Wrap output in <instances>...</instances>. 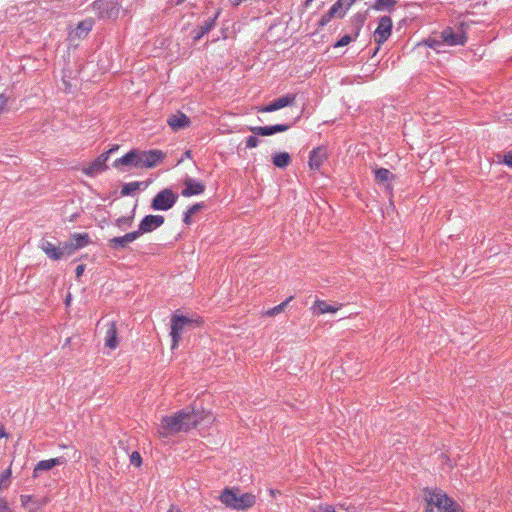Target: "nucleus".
I'll return each instance as SVG.
<instances>
[{"label":"nucleus","mask_w":512,"mask_h":512,"mask_svg":"<svg viewBox=\"0 0 512 512\" xmlns=\"http://www.w3.org/2000/svg\"><path fill=\"white\" fill-rule=\"evenodd\" d=\"M212 420L213 416L209 412L187 408L173 416L163 417L158 427V434L166 438L179 432H187L201 425L202 422L210 423Z\"/></svg>","instance_id":"obj_1"},{"label":"nucleus","mask_w":512,"mask_h":512,"mask_svg":"<svg viewBox=\"0 0 512 512\" xmlns=\"http://www.w3.org/2000/svg\"><path fill=\"white\" fill-rule=\"evenodd\" d=\"M164 159V153L160 150L142 151L133 149L123 157L114 161V166L120 168H152Z\"/></svg>","instance_id":"obj_2"},{"label":"nucleus","mask_w":512,"mask_h":512,"mask_svg":"<svg viewBox=\"0 0 512 512\" xmlns=\"http://www.w3.org/2000/svg\"><path fill=\"white\" fill-rule=\"evenodd\" d=\"M220 501L228 508L246 510L252 507L256 498L251 493H241L239 489L226 488L219 497Z\"/></svg>","instance_id":"obj_3"},{"label":"nucleus","mask_w":512,"mask_h":512,"mask_svg":"<svg viewBox=\"0 0 512 512\" xmlns=\"http://www.w3.org/2000/svg\"><path fill=\"white\" fill-rule=\"evenodd\" d=\"M425 500L435 505L440 512H462L459 505L441 490H425Z\"/></svg>","instance_id":"obj_4"},{"label":"nucleus","mask_w":512,"mask_h":512,"mask_svg":"<svg viewBox=\"0 0 512 512\" xmlns=\"http://www.w3.org/2000/svg\"><path fill=\"white\" fill-rule=\"evenodd\" d=\"M178 195L166 188L158 192L152 200L151 208L156 211H167L174 206Z\"/></svg>","instance_id":"obj_5"},{"label":"nucleus","mask_w":512,"mask_h":512,"mask_svg":"<svg viewBox=\"0 0 512 512\" xmlns=\"http://www.w3.org/2000/svg\"><path fill=\"white\" fill-rule=\"evenodd\" d=\"M196 323L193 319L187 318L181 315H173L171 319V332L172 345L171 348L175 349L182 337V332L186 326H190Z\"/></svg>","instance_id":"obj_6"},{"label":"nucleus","mask_w":512,"mask_h":512,"mask_svg":"<svg viewBox=\"0 0 512 512\" xmlns=\"http://www.w3.org/2000/svg\"><path fill=\"white\" fill-rule=\"evenodd\" d=\"M117 148H118V146L108 150L106 153L101 154L98 158H96L88 166L84 167L83 172L86 175L93 177V176L103 172L104 170H106V168H107L106 162L109 158V155L111 153H113Z\"/></svg>","instance_id":"obj_7"},{"label":"nucleus","mask_w":512,"mask_h":512,"mask_svg":"<svg viewBox=\"0 0 512 512\" xmlns=\"http://www.w3.org/2000/svg\"><path fill=\"white\" fill-rule=\"evenodd\" d=\"M165 219L162 215H147L139 224L138 230L134 231L137 233L139 238L142 234L152 232L164 223Z\"/></svg>","instance_id":"obj_8"},{"label":"nucleus","mask_w":512,"mask_h":512,"mask_svg":"<svg viewBox=\"0 0 512 512\" xmlns=\"http://www.w3.org/2000/svg\"><path fill=\"white\" fill-rule=\"evenodd\" d=\"M296 99V94H286L280 98H277L271 101L269 104L261 107H257V112H273L279 109H282L287 106H291L294 104Z\"/></svg>","instance_id":"obj_9"},{"label":"nucleus","mask_w":512,"mask_h":512,"mask_svg":"<svg viewBox=\"0 0 512 512\" xmlns=\"http://www.w3.org/2000/svg\"><path fill=\"white\" fill-rule=\"evenodd\" d=\"M94 10L101 18H113L118 14L115 0H97L94 2Z\"/></svg>","instance_id":"obj_10"},{"label":"nucleus","mask_w":512,"mask_h":512,"mask_svg":"<svg viewBox=\"0 0 512 512\" xmlns=\"http://www.w3.org/2000/svg\"><path fill=\"white\" fill-rule=\"evenodd\" d=\"M442 41L449 46L464 45L467 37L462 29L454 31L451 27L445 28L440 35Z\"/></svg>","instance_id":"obj_11"},{"label":"nucleus","mask_w":512,"mask_h":512,"mask_svg":"<svg viewBox=\"0 0 512 512\" xmlns=\"http://www.w3.org/2000/svg\"><path fill=\"white\" fill-rule=\"evenodd\" d=\"M392 20L389 16H383L379 20L377 29L374 32L375 41L378 44L384 43L391 35Z\"/></svg>","instance_id":"obj_12"},{"label":"nucleus","mask_w":512,"mask_h":512,"mask_svg":"<svg viewBox=\"0 0 512 512\" xmlns=\"http://www.w3.org/2000/svg\"><path fill=\"white\" fill-rule=\"evenodd\" d=\"M289 128H290V125H287V124H276V125H272V126H263V127L262 126H254V127H250L249 130L254 135L270 136L275 133L285 132Z\"/></svg>","instance_id":"obj_13"},{"label":"nucleus","mask_w":512,"mask_h":512,"mask_svg":"<svg viewBox=\"0 0 512 512\" xmlns=\"http://www.w3.org/2000/svg\"><path fill=\"white\" fill-rule=\"evenodd\" d=\"M184 186H185V188L181 192V194L184 197L200 195L205 190L204 184H202L201 182H198L192 178H189V177L184 180Z\"/></svg>","instance_id":"obj_14"},{"label":"nucleus","mask_w":512,"mask_h":512,"mask_svg":"<svg viewBox=\"0 0 512 512\" xmlns=\"http://www.w3.org/2000/svg\"><path fill=\"white\" fill-rule=\"evenodd\" d=\"M138 239L137 233L130 232L121 237H114L108 240V247L111 249H124L127 245Z\"/></svg>","instance_id":"obj_15"},{"label":"nucleus","mask_w":512,"mask_h":512,"mask_svg":"<svg viewBox=\"0 0 512 512\" xmlns=\"http://www.w3.org/2000/svg\"><path fill=\"white\" fill-rule=\"evenodd\" d=\"M218 14L219 12H216L213 16H209L203 21V23H201L195 30H193L194 41L200 40L214 27Z\"/></svg>","instance_id":"obj_16"},{"label":"nucleus","mask_w":512,"mask_h":512,"mask_svg":"<svg viewBox=\"0 0 512 512\" xmlns=\"http://www.w3.org/2000/svg\"><path fill=\"white\" fill-rule=\"evenodd\" d=\"M327 158V151L324 147L313 149L309 157V167L312 170H319L323 162Z\"/></svg>","instance_id":"obj_17"},{"label":"nucleus","mask_w":512,"mask_h":512,"mask_svg":"<svg viewBox=\"0 0 512 512\" xmlns=\"http://www.w3.org/2000/svg\"><path fill=\"white\" fill-rule=\"evenodd\" d=\"M168 125L172 130L178 131L190 125V119L182 112L172 114L167 119Z\"/></svg>","instance_id":"obj_18"},{"label":"nucleus","mask_w":512,"mask_h":512,"mask_svg":"<svg viewBox=\"0 0 512 512\" xmlns=\"http://www.w3.org/2000/svg\"><path fill=\"white\" fill-rule=\"evenodd\" d=\"M65 461L66 460L63 457L39 461L34 468L33 477H38L41 472L51 470L58 465H62Z\"/></svg>","instance_id":"obj_19"},{"label":"nucleus","mask_w":512,"mask_h":512,"mask_svg":"<svg viewBox=\"0 0 512 512\" xmlns=\"http://www.w3.org/2000/svg\"><path fill=\"white\" fill-rule=\"evenodd\" d=\"M39 247L41 248V250H43V252L47 255L48 258L52 260L62 259L61 245L56 246L50 241L42 239L40 241Z\"/></svg>","instance_id":"obj_20"},{"label":"nucleus","mask_w":512,"mask_h":512,"mask_svg":"<svg viewBox=\"0 0 512 512\" xmlns=\"http://www.w3.org/2000/svg\"><path fill=\"white\" fill-rule=\"evenodd\" d=\"M93 27V21L91 19H86L82 22H80L76 29L73 30L71 33H70V37L71 39H74V38H84L87 36V34L91 31Z\"/></svg>","instance_id":"obj_21"},{"label":"nucleus","mask_w":512,"mask_h":512,"mask_svg":"<svg viewBox=\"0 0 512 512\" xmlns=\"http://www.w3.org/2000/svg\"><path fill=\"white\" fill-rule=\"evenodd\" d=\"M105 346L110 349H115L118 345L117 339V330L115 323L113 321L109 322L107 325V330L105 333Z\"/></svg>","instance_id":"obj_22"},{"label":"nucleus","mask_w":512,"mask_h":512,"mask_svg":"<svg viewBox=\"0 0 512 512\" xmlns=\"http://www.w3.org/2000/svg\"><path fill=\"white\" fill-rule=\"evenodd\" d=\"M312 310L315 314L335 313L339 310V306H333L325 301L317 300L315 301Z\"/></svg>","instance_id":"obj_23"},{"label":"nucleus","mask_w":512,"mask_h":512,"mask_svg":"<svg viewBox=\"0 0 512 512\" xmlns=\"http://www.w3.org/2000/svg\"><path fill=\"white\" fill-rule=\"evenodd\" d=\"M273 164L278 168H285L291 162V157L287 152L276 153L272 158Z\"/></svg>","instance_id":"obj_24"},{"label":"nucleus","mask_w":512,"mask_h":512,"mask_svg":"<svg viewBox=\"0 0 512 512\" xmlns=\"http://www.w3.org/2000/svg\"><path fill=\"white\" fill-rule=\"evenodd\" d=\"M395 4V0H375L372 9L377 11H392Z\"/></svg>","instance_id":"obj_25"},{"label":"nucleus","mask_w":512,"mask_h":512,"mask_svg":"<svg viewBox=\"0 0 512 512\" xmlns=\"http://www.w3.org/2000/svg\"><path fill=\"white\" fill-rule=\"evenodd\" d=\"M375 179L378 183H388L393 179V174L385 168L375 170Z\"/></svg>","instance_id":"obj_26"},{"label":"nucleus","mask_w":512,"mask_h":512,"mask_svg":"<svg viewBox=\"0 0 512 512\" xmlns=\"http://www.w3.org/2000/svg\"><path fill=\"white\" fill-rule=\"evenodd\" d=\"M70 239L75 243L76 248L81 249L87 246L90 242L89 235L87 233L73 234Z\"/></svg>","instance_id":"obj_27"},{"label":"nucleus","mask_w":512,"mask_h":512,"mask_svg":"<svg viewBox=\"0 0 512 512\" xmlns=\"http://www.w3.org/2000/svg\"><path fill=\"white\" fill-rule=\"evenodd\" d=\"M78 250L71 239L61 244L62 258L72 255Z\"/></svg>","instance_id":"obj_28"},{"label":"nucleus","mask_w":512,"mask_h":512,"mask_svg":"<svg viewBox=\"0 0 512 512\" xmlns=\"http://www.w3.org/2000/svg\"><path fill=\"white\" fill-rule=\"evenodd\" d=\"M20 499L23 506H27L29 502H33L37 507H40L48 502L47 498L34 500L33 497L29 495H21Z\"/></svg>","instance_id":"obj_29"},{"label":"nucleus","mask_w":512,"mask_h":512,"mask_svg":"<svg viewBox=\"0 0 512 512\" xmlns=\"http://www.w3.org/2000/svg\"><path fill=\"white\" fill-rule=\"evenodd\" d=\"M293 299V296H290L288 299H286L284 302H282L281 304L269 309L267 312H266V315L268 316H275L277 314H280L281 312L284 311L285 307L287 306V304Z\"/></svg>","instance_id":"obj_30"},{"label":"nucleus","mask_w":512,"mask_h":512,"mask_svg":"<svg viewBox=\"0 0 512 512\" xmlns=\"http://www.w3.org/2000/svg\"><path fill=\"white\" fill-rule=\"evenodd\" d=\"M139 186H140V183L139 182H130V183H127L125 184L122 189H121V194L123 196H127V195H131L133 194L136 190L139 189Z\"/></svg>","instance_id":"obj_31"},{"label":"nucleus","mask_w":512,"mask_h":512,"mask_svg":"<svg viewBox=\"0 0 512 512\" xmlns=\"http://www.w3.org/2000/svg\"><path fill=\"white\" fill-rule=\"evenodd\" d=\"M330 10H334V16L338 18H343L346 14V10L343 8V3L337 1Z\"/></svg>","instance_id":"obj_32"},{"label":"nucleus","mask_w":512,"mask_h":512,"mask_svg":"<svg viewBox=\"0 0 512 512\" xmlns=\"http://www.w3.org/2000/svg\"><path fill=\"white\" fill-rule=\"evenodd\" d=\"M10 477H11V469L8 468L6 469L2 474H1V478H0V483H1V490L4 489V488H7L9 486V483H10Z\"/></svg>","instance_id":"obj_33"},{"label":"nucleus","mask_w":512,"mask_h":512,"mask_svg":"<svg viewBox=\"0 0 512 512\" xmlns=\"http://www.w3.org/2000/svg\"><path fill=\"white\" fill-rule=\"evenodd\" d=\"M132 224V217H120L116 219L115 226L124 229L125 226H130Z\"/></svg>","instance_id":"obj_34"},{"label":"nucleus","mask_w":512,"mask_h":512,"mask_svg":"<svg viewBox=\"0 0 512 512\" xmlns=\"http://www.w3.org/2000/svg\"><path fill=\"white\" fill-rule=\"evenodd\" d=\"M334 10H329L325 15H323L319 21L320 26L327 25L332 18H334Z\"/></svg>","instance_id":"obj_35"},{"label":"nucleus","mask_w":512,"mask_h":512,"mask_svg":"<svg viewBox=\"0 0 512 512\" xmlns=\"http://www.w3.org/2000/svg\"><path fill=\"white\" fill-rule=\"evenodd\" d=\"M312 512H336V508L331 505H318L312 509Z\"/></svg>","instance_id":"obj_36"},{"label":"nucleus","mask_w":512,"mask_h":512,"mask_svg":"<svg viewBox=\"0 0 512 512\" xmlns=\"http://www.w3.org/2000/svg\"><path fill=\"white\" fill-rule=\"evenodd\" d=\"M258 144H259V140L256 136H249L246 139V147L247 148H255L258 146Z\"/></svg>","instance_id":"obj_37"},{"label":"nucleus","mask_w":512,"mask_h":512,"mask_svg":"<svg viewBox=\"0 0 512 512\" xmlns=\"http://www.w3.org/2000/svg\"><path fill=\"white\" fill-rule=\"evenodd\" d=\"M130 462L134 466H140L141 465V456L138 452H133L130 456Z\"/></svg>","instance_id":"obj_38"},{"label":"nucleus","mask_w":512,"mask_h":512,"mask_svg":"<svg viewBox=\"0 0 512 512\" xmlns=\"http://www.w3.org/2000/svg\"><path fill=\"white\" fill-rule=\"evenodd\" d=\"M352 38L349 35H344L341 39L335 44V47H343L348 45L351 42Z\"/></svg>","instance_id":"obj_39"},{"label":"nucleus","mask_w":512,"mask_h":512,"mask_svg":"<svg viewBox=\"0 0 512 512\" xmlns=\"http://www.w3.org/2000/svg\"><path fill=\"white\" fill-rule=\"evenodd\" d=\"M336 512H355L353 506H345L344 504L335 506Z\"/></svg>","instance_id":"obj_40"},{"label":"nucleus","mask_w":512,"mask_h":512,"mask_svg":"<svg viewBox=\"0 0 512 512\" xmlns=\"http://www.w3.org/2000/svg\"><path fill=\"white\" fill-rule=\"evenodd\" d=\"M0 512H13L7 501L3 498H0Z\"/></svg>","instance_id":"obj_41"},{"label":"nucleus","mask_w":512,"mask_h":512,"mask_svg":"<svg viewBox=\"0 0 512 512\" xmlns=\"http://www.w3.org/2000/svg\"><path fill=\"white\" fill-rule=\"evenodd\" d=\"M503 162L509 166L512 167V152H508L503 156Z\"/></svg>","instance_id":"obj_42"},{"label":"nucleus","mask_w":512,"mask_h":512,"mask_svg":"<svg viewBox=\"0 0 512 512\" xmlns=\"http://www.w3.org/2000/svg\"><path fill=\"white\" fill-rule=\"evenodd\" d=\"M202 208V204H194L192 205L187 211H188V214H192L194 215L195 213H197L200 209Z\"/></svg>","instance_id":"obj_43"},{"label":"nucleus","mask_w":512,"mask_h":512,"mask_svg":"<svg viewBox=\"0 0 512 512\" xmlns=\"http://www.w3.org/2000/svg\"><path fill=\"white\" fill-rule=\"evenodd\" d=\"M340 3H343V8L347 11L356 0H338Z\"/></svg>","instance_id":"obj_44"},{"label":"nucleus","mask_w":512,"mask_h":512,"mask_svg":"<svg viewBox=\"0 0 512 512\" xmlns=\"http://www.w3.org/2000/svg\"><path fill=\"white\" fill-rule=\"evenodd\" d=\"M84 271H85V265H83V264L78 265L75 270L76 278L79 279L83 275Z\"/></svg>","instance_id":"obj_45"},{"label":"nucleus","mask_w":512,"mask_h":512,"mask_svg":"<svg viewBox=\"0 0 512 512\" xmlns=\"http://www.w3.org/2000/svg\"><path fill=\"white\" fill-rule=\"evenodd\" d=\"M7 100H8V98L4 94H0V113L4 109V107L7 103Z\"/></svg>","instance_id":"obj_46"},{"label":"nucleus","mask_w":512,"mask_h":512,"mask_svg":"<svg viewBox=\"0 0 512 512\" xmlns=\"http://www.w3.org/2000/svg\"><path fill=\"white\" fill-rule=\"evenodd\" d=\"M192 214H188V211L185 212V217H184V222L186 224H189L190 223V218H191Z\"/></svg>","instance_id":"obj_47"},{"label":"nucleus","mask_w":512,"mask_h":512,"mask_svg":"<svg viewBox=\"0 0 512 512\" xmlns=\"http://www.w3.org/2000/svg\"><path fill=\"white\" fill-rule=\"evenodd\" d=\"M438 45H439V41H437V40H433V41L429 44V46H430L431 48H434V49H436Z\"/></svg>","instance_id":"obj_48"},{"label":"nucleus","mask_w":512,"mask_h":512,"mask_svg":"<svg viewBox=\"0 0 512 512\" xmlns=\"http://www.w3.org/2000/svg\"><path fill=\"white\" fill-rule=\"evenodd\" d=\"M7 434L4 430V427L2 425H0V438H3V437H6Z\"/></svg>","instance_id":"obj_49"},{"label":"nucleus","mask_w":512,"mask_h":512,"mask_svg":"<svg viewBox=\"0 0 512 512\" xmlns=\"http://www.w3.org/2000/svg\"><path fill=\"white\" fill-rule=\"evenodd\" d=\"M313 0H306L305 7H309Z\"/></svg>","instance_id":"obj_50"},{"label":"nucleus","mask_w":512,"mask_h":512,"mask_svg":"<svg viewBox=\"0 0 512 512\" xmlns=\"http://www.w3.org/2000/svg\"><path fill=\"white\" fill-rule=\"evenodd\" d=\"M185 157H187V158H190V157H191V151H190V150H187V151L185 152Z\"/></svg>","instance_id":"obj_51"},{"label":"nucleus","mask_w":512,"mask_h":512,"mask_svg":"<svg viewBox=\"0 0 512 512\" xmlns=\"http://www.w3.org/2000/svg\"><path fill=\"white\" fill-rule=\"evenodd\" d=\"M168 512H181V511H180L179 509H174V508H172V509H170Z\"/></svg>","instance_id":"obj_52"},{"label":"nucleus","mask_w":512,"mask_h":512,"mask_svg":"<svg viewBox=\"0 0 512 512\" xmlns=\"http://www.w3.org/2000/svg\"><path fill=\"white\" fill-rule=\"evenodd\" d=\"M433 510L432 509H427L426 512H432Z\"/></svg>","instance_id":"obj_53"}]
</instances>
